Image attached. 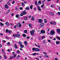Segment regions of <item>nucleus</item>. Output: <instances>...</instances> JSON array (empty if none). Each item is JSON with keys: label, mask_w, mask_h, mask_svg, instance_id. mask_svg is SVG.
Listing matches in <instances>:
<instances>
[{"label": "nucleus", "mask_w": 60, "mask_h": 60, "mask_svg": "<svg viewBox=\"0 0 60 60\" xmlns=\"http://www.w3.org/2000/svg\"><path fill=\"white\" fill-rule=\"evenodd\" d=\"M36 54H37L36 53H35L33 54V56H35L36 55Z\"/></svg>", "instance_id": "41"}, {"label": "nucleus", "mask_w": 60, "mask_h": 60, "mask_svg": "<svg viewBox=\"0 0 60 60\" xmlns=\"http://www.w3.org/2000/svg\"><path fill=\"white\" fill-rule=\"evenodd\" d=\"M56 44H60V41H56Z\"/></svg>", "instance_id": "20"}, {"label": "nucleus", "mask_w": 60, "mask_h": 60, "mask_svg": "<svg viewBox=\"0 0 60 60\" xmlns=\"http://www.w3.org/2000/svg\"><path fill=\"white\" fill-rule=\"evenodd\" d=\"M14 3H15V1H13L12 2V4H14Z\"/></svg>", "instance_id": "58"}, {"label": "nucleus", "mask_w": 60, "mask_h": 60, "mask_svg": "<svg viewBox=\"0 0 60 60\" xmlns=\"http://www.w3.org/2000/svg\"><path fill=\"white\" fill-rule=\"evenodd\" d=\"M46 42V41H45V40H44L43 41V43H45Z\"/></svg>", "instance_id": "63"}, {"label": "nucleus", "mask_w": 60, "mask_h": 60, "mask_svg": "<svg viewBox=\"0 0 60 60\" xmlns=\"http://www.w3.org/2000/svg\"><path fill=\"white\" fill-rule=\"evenodd\" d=\"M18 25H19V27H21L22 26V25L20 24V23L19 22H18L17 23Z\"/></svg>", "instance_id": "13"}, {"label": "nucleus", "mask_w": 60, "mask_h": 60, "mask_svg": "<svg viewBox=\"0 0 60 60\" xmlns=\"http://www.w3.org/2000/svg\"><path fill=\"white\" fill-rule=\"evenodd\" d=\"M31 19L32 20H34V17L33 16L32 17Z\"/></svg>", "instance_id": "27"}, {"label": "nucleus", "mask_w": 60, "mask_h": 60, "mask_svg": "<svg viewBox=\"0 0 60 60\" xmlns=\"http://www.w3.org/2000/svg\"><path fill=\"white\" fill-rule=\"evenodd\" d=\"M5 24L7 26H9V22H6L5 23Z\"/></svg>", "instance_id": "16"}, {"label": "nucleus", "mask_w": 60, "mask_h": 60, "mask_svg": "<svg viewBox=\"0 0 60 60\" xmlns=\"http://www.w3.org/2000/svg\"><path fill=\"white\" fill-rule=\"evenodd\" d=\"M44 21L45 23H47V20H46V19H44Z\"/></svg>", "instance_id": "39"}, {"label": "nucleus", "mask_w": 60, "mask_h": 60, "mask_svg": "<svg viewBox=\"0 0 60 60\" xmlns=\"http://www.w3.org/2000/svg\"><path fill=\"white\" fill-rule=\"evenodd\" d=\"M17 54H19L20 53V52L19 50H17Z\"/></svg>", "instance_id": "36"}, {"label": "nucleus", "mask_w": 60, "mask_h": 60, "mask_svg": "<svg viewBox=\"0 0 60 60\" xmlns=\"http://www.w3.org/2000/svg\"><path fill=\"white\" fill-rule=\"evenodd\" d=\"M7 45H10L11 43L10 42H8L7 43Z\"/></svg>", "instance_id": "44"}, {"label": "nucleus", "mask_w": 60, "mask_h": 60, "mask_svg": "<svg viewBox=\"0 0 60 60\" xmlns=\"http://www.w3.org/2000/svg\"><path fill=\"white\" fill-rule=\"evenodd\" d=\"M56 38H57V39H58V40L59 41H60V38H59L58 37H56Z\"/></svg>", "instance_id": "37"}, {"label": "nucleus", "mask_w": 60, "mask_h": 60, "mask_svg": "<svg viewBox=\"0 0 60 60\" xmlns=\"http://www.w3.org/2000/svg\"><path fill=\"white\" fill-rule=\"evenodd\" d=\"M10 10H8L7 12V13H9V12H10Z\"/></svg>", "instance_id": "43"}, {"label": "nucleus", "mask_w": 60, "mask_h": 60, "mask_svg": "<svg viewBox=\"0 0 60 60\" xmlns=\"http://www.w3.org/2000/svg\"><path fill=\"white\" fill-rule=\"evenodd\" d=\"M50 15H51V16H53V15H54V14H53V13L52 12H50L49 13Z\"/></svg>", "instance_id": "14"}, {"label": "nucleus", "mask_w": 60, "mask_h": 60, "mask_svg": "<svg viewBox=\"0 0 60 60\" xmlns=\"http://www.w3.org/2000/svg\"><path fill=\"white\" fill-rule=\"evenodd\" d=\"M24 45H22V44L20 45V47H21V48H24Z\"/></svg>", "instance_id": "21"}, {"label": "nucleus", "mask_w": 60, "mask_h": 60, "mask_svg": "<svg viewBox=\"0 0 60 60\" xmlns=\"http://www.w3.org/2000/svg\"><path fill=\"white\" fill-rule=\"evenodd\" d=\"M15 48V49H18V46H17V44H15L14 45Z\"/></svg>", "instance_id": "17"}, {"label": "nucleus", "mask_w": 60, "mask_h": 60, "mask_svg": "<svg viewBox=\"0 0 60 60\" xmlns=\"http://www.w3.org/2000/svg\"><path fill=\"white\" fill-rule=\"evenodd\" d=\"M45 38V37L44 36H43L42 37V39H44Z\"/></svg>", "instance_id": "40"}, {"label": "nucleus", "mask_w": 60, "mask_h": 60, "mask_svg": "<svg viewBox=\"0 0 60 60\" xmlns=\"http://www.w3.org/2000/svg\"><path fill=\"white\" fill-rule=\"evenodd\" d=\"M32 50L33 51H40V49L38 48H33L32 49Z\"/></svg>", "instance_id": "2"}, {"label": "nucleus", "mask_w": 60, "mask_h": 60, "mask_svg": "<svg viewBox=\"0 0 60 60\" xmlns=\"http://www.w3.org/2000/svg\"><path fill=\"white\" fill-rule=\"evenodd\" d=\"M55 32L54 30H51L50 32V34H55Z\"/></svg>", "instance_id": "5"}, {"label": "nucleus", "mask_w": 60, "mask_h": 60, "mask_svg": "<svg viewBox=\"0 0 60 60\" xmlns=\"http://www.w3.org/2000/svg\"><path fill=\"white\" fill-rule=\"evenodd\" d=\"M14 27L15 28V29H16V28H17V26H16L15 25L14 26Z\"/></svg>", "instance_id": "51"}, {"label": "nucleus", "mask_w": 60, "mask_h": 60, "mask_svg": "<svg viewBox=\"0 0 60 60\" xmlns=\"http://www.w3.org/2000/svg\"><path fill=\"white\" fill-rule=\"evenodd\" d=\"M44 5H43H43H41V8H42L43 7V6H44Z\"/></svg>", "instance_id": "50"}, {"label": "nucleus", "mask_w": 60, "mask_h": 60, "mask_svg": "<svg viewBox=\"0 0 60 60\" xmlns=\"http://www.w3.org/2000/svg\"><path fill=\"white\" fill-rule=\"evenodd\" d=\"M0 35L3 36V33H1L0 34Z\"/></svg>", "instance_id": "59"}, {"label": "nucleus", "mask_w": 60, "mask_h": 60, "mask_svg": "<svg viewBox=\"0 0 60 60\" xmlns=\"http://www.w3.org/2000/svg\"><path fill=\"white\" fill-rule=\"evenodd\" d=\"M51 7L52 8H53V7H54V6L53 5H51Z\"/></svg>", "instance_id": "52"}, {"label": "nucleus", "mask_w": 60, "mask_h": 60, "mask_svg": "<svg viewBox=\"0 0 60 60\" xmlns=\"http://www.w3.org/2000/svg\"><path fill=\"white\" fill-rule=\"evenodd\" d=\"M29 27H31V28H32V25L31 24H29Z\"/></svg>", "instance_id": "18"}, {"label": "nucleus", "mask_w": 60, "mask_h": 60, "mask_svg": "<svg viewBox=\"0 0 60 60\" xmlns=\"http://www.w3.org/2000/svg\"><path fill=\"white\" fill-rule=\"evenodd\" d=\"M41 33L42 34H45V30H41Z\"/></svg>", "instance_id": "6"}, {"label": "nucleus", "mask_w": 60, "mask_h": 60, "mask_svg": "<svg viewBox=\"0 0 60 60\" xmlns=\"http://www.w3.org/2000/svg\"><path fill=\"white\" fill-rule=\"evenodd\" d=\"M56 31L58 34H60V29H57L56 30Z\"/></svg>", "instance_id": "8"}, {"label": "nucleus", "mask_w": 60, "mask_h": 60, "mask_svg": "<svg viewBox=\"0 0 60 60\" xmlns=\"http://www.w3.org/2000/svg\"><path fill=\"white\" fill-rule=\"evenodd\" d=\"M16 56H17V54H15V55L13 56H14V58H15V57H16Z\"/></svg>", "instance_id": "48"}, {"label": "nucleus", "mask_w": 60, "mask_h": 60, "mask_svg": "<svg viewBox=\"0 0 60 60\" xmlns=\"http://www.w3.org/2000/svg\"><path fill=\"white\" fill-rule=\"evenodd\" d=\"M25 9H26L27 10H29V7H26V8H25Z\"/></svg>", "instance_id": "31"}, {"label": "nucleus", "mask_w": 60, "mask_h": 60, "mask_svg": "<svg viewBox=\"0 0 60 60\" xmlns=\"http://www.w3.org/2000/svg\"><path fill=\"white\" fill-rule=\"evenodd\" d=\"M18 44L20 45H22V42L20 41L19 42H18Z\"/></svg>", "instance_id": "22"}, {"label": "nucleus", "mask_w": 60, "mask_h": 60, "mask_svg": "<svg viewBox=\"0 0 60 60\" xmlns=\"http://www.w3.org/2000/svg\"><path fill=\"white\" fill-rule=\"evenodd\" d=\"M34 32H35V30H33L30 31V33L31 35H34Z\"/></svg>", "instance_id": "3"}, {"label": "nucleus", "mask_w": 60, "mask_h": 60, "mask_svg": "<svg viewBox=\"0 0 60 60\" xmlns=\"http://www.w3.org/2000/svg\"><path fill=\"white\" fill-rule=\"evenodd\" d=\"M29 18H31V15H29L28 16Z\"/></svg>", "instance_id": "56"}, {"label": "nucleus", "mask_w": 60, "mask_h": 60, "mask_svg": "<svg viewBox=\"0 0 60 60\" xmlns=\"http://www.w3.org/2000/svg\"><path fill=\"white\" fill-rule=\"evenodd\" d=\"M24 15L23 14V13L22 12V13H21L20 14V16H23Z\"/></svg>", "instance_id": "34"}, {"label": "nucleus", "mask_w": 60, "mask_h": 60, "mask_svg": "<svg viewBox=\"0 0 60 60\" xmlns=\"http://www.w3.org/2000/svg\"><path fill=\"white\" fill-rule=\"evenodd\" d=\"M24 19L25 20H27V17H25L24 18Z\"/></svg>", "instance_id": "30"}, {"label": "nucleus", "mask_w": 60, "mask_h": 60, "mask_svg": "<svg viewBox=\"0 0 60 60\" xmlns=\"http://www.w3.org/2000/svg\"><path fill=\"white\" fill-rule=\"evenodd\" d=\"M22 13L24 15H26V14H27V13L26 12V10H25L23 11Z\"/></svg>", "instance_id": "9"}, {"label": "nucleus", "mask_w": 60, "mask_h": 60, "mask_svg": "<svg viewBox=\"0 0 60 60\" xmlns=\"http://www.w3.org/2000/svg\"><path fill=\"white\" fill-rule=\"evenodd\" d=\"M13 36L14 37H18V38H20V35L19 34H17L13 35Z\"/></svg>", "instance_id": "1"}, {"label": "nucleus", "mask_w": 60, "mask_h": 60, "mask_svg": "<svg viewBox=\"0 0 60 60\" xmlns=\"http://www.w3.org/2000/svg\"><path fill=\"white\" fill-rule=\"evenodd\" d=\"M38 4H41V1L40 0L38 1Z\"/></svg>", "instance_id": "25"}, {"label": "nucleus", "mask_w": 60, "mask_h": 60, "mask_svg": "<svg viewBox=\"0 0 60 60\" xmlns=\"http://www.w3.org/2000/svg\"><path fill=\"white\" fill-rule=\"evenodd\" d=\"M2 53H3V54H4V50L3 49H2Z\"/></svg>", "instance_id": "32"}, {"label": "nucleus", "mask_w": 60, "mask_h": 60, "mask_svg": "<svg viewBox=\"0 0 60 60\" xmlns=\"http://www.w3.org/2000/svg\"><path fill=\"white\" fill-rule=\"evenodd\" d=\"M6 42L5 40H3L2 41V42Z\"/></svg>", "instance_id": "61"}, {"label": "nucleus", "mask_w": 60, "mask_h": 60, "mask_svg": "<svg viewBox=\"0 0 60 60\" xmlns=\"http://www.w3.org/2000/svg\"><path fill=\"white\" fill-rule=\"evenodd\" d=\"M57 13L58 14L60 15V12H57Z\"/></svg>", "instance_id": "57"}, {"label": "nucleus", "mask_w": 60, "mask_h": 60, "mask_svg": "<svg viewBox=\"0 0 60 60\" xmlns=\"http://www.w3.org/2000/svg\"><path fill=\"white\" fill-rule=\"evenodd\" d=\"M2 56H1V55H0V58L1 59H2Z\"/></svg>", "instance_id": "64"}, {"label": "nucleus", "mask_w": 60, "mask_h": 60, "mask_svg": "<svg viewBox=\"0 0 60 60\" xmlns=\"http://www.w3.org/2000/svg\"><path fill=\"white\" fill-rule=\"evenodd\" d=\"M4 59H7V57H6V56L5 55H4Z\"/></svg>", "instance_id": "28"}, {"label": "nucleus", "mask_w": 60, "mask_h": 60, "mask_svg": "<svg viewBox=\"0 0 60 60\" xmlns=\"http://www.w3.org/2000/svg\"><path fill=\"white\" fill-rule=\"evenodd\" d=\"M24 33H26L27 32V30H25L24 31Z\"/></svg>", "instance_id": "35"}, {"label": "nucleus", "mask_w": 60, "mask_h": 60, "mask_svg": "<svg viewBox=\"0 0 60 60\" xmlns=\"http://www.w3.org/2000/svg\"><path fill=\"white\" fill-rule=\"evenodd\" d=\"M50 23L51 24L53 25H56V22H52V21L50 22Z\"/></svg>", "instance_id": "7"}, {"label": "nucleus", "mask_w": 60, "mask_h": 60, "mask_svg": "<svg viewBox=\"0 0 60 60\" xmlns=\"http://www.w3.org/2000/svg\"><path fill=\"white\" fill-rule=\"evenodd\" d=\"M35 4H36V5H37V1H35Z\"/></svg>", "instance_id": "47"}, {"label": "nucleus", "mask_w": 60, "mask_h": 60, "mask_svg": "<svg viewBox=\"0 0 60 60\" xmlns=\"http://www.w3.org/2000/svg\"><path fill=\"white\" fill-rule=\"evenodd\" d=\"M44 26V23H43L42 24H41L39 26L40 27H43V26Z\"/></svg>", "instance_id": "10"}, {"label": "nucleus", "mask_w": 60, "mask_h": 60, "mask_svg": "<svg viewBox=\"0 0 60 60\" xmlns=\"http://www.w3.org/2000/svg\"><path fill=\"white\" fill-rule=\"evenodd\" d=\"M2 47V45L0 44V48H1V47Z\"/></svg>", "instance_id": "62"}, {"label": "nucleus", "mask_w": 60, "mask_h": 60, "mask_svg": "<svg viewBox=\"0 0 60 60\" xmlns=\"http://www.w3.org/2000/svg\"><path fill=\"white\" fill-rule=\"evenodd\" d=\"M9 30H8L7 29L6 30V33H8V32H9Z\"/></svg>", "instance_id": "38"}, {"label": "nucleus", "mask_w": 60, "mask_h": 60, "mask_svg": "<svg viewBox=\"0 0 60 60\" xmlns=\"http://www.w3.org/2000/svg\"><path fill=\"white\" fill-rule=\"evenodd\" d=\"M9 34H10L11 33H12V31H11V30H10L9 31Z\"/></svg>", "instance_id": "45"}, {"label": "nucleus", "mask_w": 60, "mask_h": 60, "mask_svg": "<svg viewBox=\"0 0 60 60\" xmlns=\"http://www.w3.org/2000/svg\"><path fill=\"white\" fill-rule=\"evenodd\" d=\"M7 4H8V5H11V4L10 3L9 1L7 2Z\"/></svg>", "instance_id": "26"}, {"label": "nucleus", "mask_w": 60, "mask_h": 60, "mask_svg": "<svg viewBox=\"0 0 60 60\" xmlns=\"http://www.w3.org/2000/svg\"><path fill=\"white\" fill-rule=\"evenodd\" d=\"M7 51L8 52H10V49H8L7 50Z\"/></svg>", "instance_id": "54"}, {"label": "nucleus", "mask_w": 60, "mask_h": 60, "mask_svg": "<svg viewBox=\"0 0 60 60\" xmlns=\"http://www.w3.org/2000/svg\"><path fill=\"white\" fill-rule=\"evenodd\" d=\"M14 57V56H12L11 57H10L9 59H13Z\"/></svg>", "instance_id": "24"}, {"label": "nucleus", "mask_w": 60, "mask_h": 60, "mask_svg": "<svg viewBox=\"0 0 60 60\" xmlns=\"http://www.w3.org/2000/svg\"><path fill=\"white\" fill-rule=\"evenodd\" d=\"M22 36L23 37H26V34H22Z\"/></svg>", "instance_id": "23"}, {"label": "nucleus", "mask_w": 60, "mask_h": 60, "mask_svg": "<svg viewBox=\"0 0 60 60\" xmlns=\"http://www.w3.org/2000/svg\"><path fill=\"white\" fill-rule=\"evenodd\" d=\"M12 55H14L15 54V52H13L12 53Z\"/></svg>", "instance_id": "53"}, {"label": "nucleus", "mask_w": 60, "mask_h": 60, "mask_svg": "<svg viewBox=\"0 0 60 60\" xmlns=\"http://www.w3.org/2000/svg\"><path fill=\"white\" fill-rule=\"evenodd\" d=\"M49 28H47V31H49Z\"/></svg>", "instance_id": "60"}, {"label": "nucleus", "mask_w": 60, "mask_h": 60, "mask_svg": "<svg viewBox=\"0 0 60 60\" xmlns=\"http://www.w3.org/2000/svg\"><path fill=\"white\" fill-rule=\"evenodd\" d=\"M37 8L38 9V10L39 11H41V8L39 6H38Z\"/></svg>", "instance_id": "12"}, {"label": "nucleus", "mask_w": 60, "mask_h": 60, "mask_svg": "<svg viewBox=\"0 0 60 60\" xmlns=\"http://www.w3.org/2000/svg\"><path fill=\"white\" fill-rule=\"evenodd\" d=\"M19 9H20V10H22L23 9V8L21 7L19 8Z\"/></svg>", "instance_id": "49"}, {"label": "nucleus", "mask_w": 60, "mask_h": 60, "mask_svg": "<svg viewBox=\"0 0 60 60\" xmlns=\"http://www.w3.org/2000/svg\"><path fill=\"white\" fill-rule=\"evenodd\" d=\"M19 14H17L16 15L15 17L16 18H18L19 17Z\"/></svg>", "instance_id": "29"}, {"label": "nucleus", "mask_w": 60, "mask_h": 60, "mask_svg": "<svg viewBox=\"0 0 60 60\" xmlns=\"http://www.w3.org/2000/svg\"><path fill=\"white\" fill-rule=\"evenodd\" d=\"M0 25L2 26H4V24L1 22H0Z\"/></svg>", "instance_id": "19"}, {"label": "nucleus", "mask_w": 60, "mask_h": 60, "mask_svg": "<svg viewBox=\"0 0 60 60\" xmlns=\"http://www.w3.org/2000/svg\"><path fill=\"white\" fill-rule=\"evenodd\" d=\"M42 4L43 5H44V3L43 1H42Z\"/></svg>", "instance_id": "55"}, {"label": "nucleus", "mask_w": 60, "mask_h": 60, "mask_svg": "<svg viewBox=\"0 0 60 60\" xmlns=\"http://www.w3.org/2000/svg\"><path fill=\"white\" fill-rule=\"evenodd\" d=\"M43 22V21L42 19H39L38 20V23H39L40 24H42V22Z\"/></svg>", "instance_id": "4"}, {"label": "nucleus", "mask_w": 60, "mask_h": 60, "mask_svg": "<svg viewBox=\"0 0 60 60\" xmlns=\"http://www.w3.org/2000/svg\"><path fill=\"white\" fill-rule=\"evenodd\" d=\"M43 54H44V55H46V54H47V53L46 52H43Z\"/></svg>", "instance_id": "42"}, {"label": "nucleus", "mask_w": 60, "mask_h": 60, "mask_svg": "<svg viewBox=\"0 0 60 60\" xmlns=\"http://www.w3.org/2000/svg\"><path fill=\"white\" fill-rule=\"evenodd\" d=\"M4 7L5 8H6L7 9L9 8V6L7 4H5L4 6Z\"/></svg>", "instance_id": "11"}, {"label": "nucleus", "mask_w": 60, "mask_h": 60, "mask_svg": "<svg viewBox=\"0 0 60 60\" xmlns=\"http://www.w3.org/2000/svg\"><path fill=\"white\" fill-rule=\"evenodd\" d=\"M24 44L25 46H26L27 45V42L26 41H25L24 42Z\"/></svg>", "instance_id": "15"}, {"label": "nucleus", "mask_w": 60, "mask_h": 60, "mask_svg": "<svg viewBox=\"0 0 60 60\" xmlns=\"http://www.w3.org/2000/svg\"><path fill=\"white\" fill-rule=\"evenodd\" d=\"M22 6H25V4L23 3H22Z\"/></svg>", "instance_id": "46"}, {"label": "nucleus", "mask_w": 60, "mask_h": 60, "mask_svg": "<svg viewBox=\"0 0 60 60\" xmlns=\"http://www.w3.org/2000/svg\"><path fill=\"white\" fill-rule=\"evenodd\" d=\"M33 6L32 5H31L30 6V8L31 9H32V8H33Z\"/></svg>", "instance_id": "33"}]
</instances>
